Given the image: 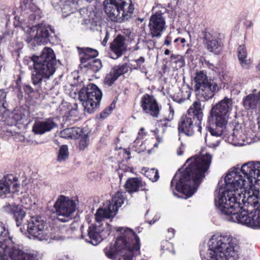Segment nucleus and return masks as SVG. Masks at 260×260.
I'll list each match as a JSON object with an SVG mask.
<instances>
[{"mask_svg":"<svg viewBox=\"0 0 260 260\" xmlns=\"http://www.w3.org/2000/svg\"><path fill=\"white\" fill-rule=\"evenodd\" d=\"M141 107L146 113L157 117L159 110L156 100L152 96L144 95L141 99Z\"/></svg>","mask_w":260,"mask_h":260,"instance_id":"412c9836","label":"nucleus"},{"mask_svg":"<svg viewBox=\"0 0 260 260\" xmlns=\"http://www.w3.org/2000/svg\"><path fill=\"white\" fill-rule=\"evenodd\" d=\"M169 114L167 117L160 119L158 121V125L162 128V131L164 132L166 128L168 126V122L173 119L174 115V110L172 106L169 105Z\"/></svg>","mask_w":260,"mask_h":260,"instance_id":"c9c22d12","label":"nucleus"},{"mask_svg":"<svg viewBox=\"0 0 260 260\" xmlns=\"http://www.w3.org/2000/svg\"><path fill=\"white\" fill-rule=\"evenodd\" d=\"M219 141L218 140V141H216V142L214 143L210 144L209 146L210 147L215 148L219 145Z\"/></svg>","mask_w":260,"mask_h":260,"instance_id":"6e6d98bb","label":"nucleus"},{"mask_svg":"<svg viewBox=\"0 0 260 260\" xmlns=\"http://www.w3.org/2000/svg\"><path fill=\"white\" fill-rule=\"evenodd\" d=\"M136 63V66H134V69L139 70L142 73H146V68L143 65L145 61V58L143 57H140L137 60H135Z\"/></svg>","mask_w":260,"mask_h":260,"instance_id":"a19ab883","label":"nucleus"},{"mask_svg":"<svg viewBox=\"0 0 260 260\" xmlns=\"http://www.w3.org/2000/svg\"><path fill=\"white\" fill-rule=\"evenodd\" d=\"M174 62L176 64V68H181L185 65L184 59L182 56L178 57Z\"/></svg>","mask_w":260,"mask_h":260,"instance_id":"de8ad7c7","label":"nucleus"},{"mask_svg":"<svg viewBox=\"0 0 260 260\" xmlns=\"http://www.w3.org/2000/svg\"><path fill=\"white\" fill-rule=\"evenodd\" d=\"M57 124L53 118L36 120L32 126V132L36 135H43L57 127Z\"/></svg>","mask_w":260,"mask_h":260,"instance_id":"aec40b11","label":"nucleus"},{"mask_svg":"<svg viewBox=\"0 0 260 260\" xmlns=\"http://www.w3.org/2000/svg\"><path fill=\"white\" fill-rule=\"evenodd\" d=\"M194 88L198 100L193 102L186 115H183L178 123L179 133H184L188 136L194 134V128L198 127V131L201 132V121L203 117V109L200 100L205 101L211 99L219 90L217 84L209 79L203 71L197 72L194 77Z\"/></svg>","mask_w":260,"mask_h":260,"instance_id":"f03ea898","label":"nucleus"},{"mask_svg":"<svg viewBox=\"0 0 260 260\" xmlns=\"http://www.w3.org/2000/svg\"><path fill=\"white\" fill-rule=\"evenodd\" d=\"M31 12L33 13L30 14V19H36L41 18V10L36 6H32L30 8Z\"/></svg>","mask_w":260,"mask_h":260,"instance_id":"37998d69","label":"nucleus"},{"mask_svg":"<svg viewBox=\"0 0 260 260\" xmlns=\"http://www.w3.org/2000/svg\"><path fill=\"white\" fill-rule=\"evenodd\" d=\"M102 93L93 84H88L81 89L79 93V99L81 102L85 112L91 114L99 106Z\"/></svg>","mask_w":260,"mask_h":260,"instance_id":"6e6552de","label":"nucleus"},{"mask_svg":"<svg viewBox=\"0 0 260 260\" xmlns=\"http://www.w3.org/2000/svg\"><path fill=\"white\" fill-rule=\"evenodd\" d=\"M110 48L112 51L111 58L117 59L121 56L125 49L123 37L121 36H117L111 43Z\"/></svg>","mask_w":260,"mask_h":260,"instance_id":"bb28decb","label":"nucleus"},{"mask_svg":"<svg viewBox=\"0 0 260 260\" xmlns=\"http://www.w3.org/2000/svg\"><path fill=\"white\" fill-rule=\"evenodd\" d=\"M243 171L248 172L247 179L252 182L254 189H257L256 186H260V162L250 161L245 163Z\"/></svg>","mask_w":260,"mask_h":260,"instance_id":"f3484780","label":"nucleus"},{"mask_svg":"<svg viewBox=\"0 0 260 260\" xmlns=\"http://www.w3.org/2000/svg\"><path fill=\"white\" fill-rule=\"evenodd\" d=\"M175 230L173 229L170 228L168 230L167 238L169 239H171L174 237Z\"/></svg>","mask_w":260,"mask_h":260,"instance_id":"09e8293b","label":"nucleus"},{"mask_svg":"<svg viewBox=\"0 0 260 260\" xmlns=\"http://www.w3.org/2000/svg\"><path fill=\"white\" fill-rule=\"evenodd\" d=\"M69 156L68 147L67 145H61L57 152V161L63 162L66 161Z\"/></svg>","mask_w":260,"mask_h":260,"instance_id":"e433bc0d","label":"nucleus"},{"mask_svg":"<svg viewBox=\"0 0 260 260\" xmlns=\"http://www.w3.org/2000/svg\"><path fill=\"white\" fill-rule=\"evenodd\" d=\"M185 95L183 97L179 99H178L177 98H175L174 97H173V100L174 101L176 102L177 103H180V104L183 103L186 99H188L190 98V95H191V92L188 89L186 90L185 91Z\"/></svg>","mask_w":260,"mask_h":260,"instance_id":"c03bdc74","label":"nucleus"},{"mask_svg":"<svg viewBox=\"0 0 260 260\" xmlns=\"http://www.w3.org/2000/svg\"><path fill=\"white\" fill-rule=\"evenodd\" d=\"M81 66L82 68H87L95 73L98 72L102 67V62L98 59H92Z\"/></svg>","mask_w":260,"mask_h":260,"instance_id":"f704fd0d","label":"nucleus"},{"mask_svg":"<svg viewBox=\"0 0 260 260\" xmlns=\"http://www.w3.org/2000/svg\"><path fill=\"white\" fill-rule=\"evenodd\" d=\"M165 54L168 55L170 53V50L168 49H166L164 52Z\"/></svg>","mask_w":260,"mask_h":260,"instance_id":"680f3d73","label":"nucleus"},{"mask_svg":"<svg viewBox=\"0 0 260 260\" xmlns=\"http://www.w3.org/2000/svg\"><path fill=\"white\" fill-rule=\"evenodd\" d=\"M243 106L246 109H254L260 113V91L257 94H250L243 100Z\"/></svg>","mask_w":260,"mask_h":260,"instance_id":"a878e982","label":"nucleus"},{"mask_svg":"<svg viewBox=\"0 0 260 260\" xmlns=\"http://www.w3.org/2000/svg\"><path fill=\"white\" fill-rule=\"evenodd\" d=\"M111 231V228L108 226L106 229H103L101 228V231L100 232L101 237L102 238V241L107 237L110 234Z\"/></svg>","mask_w":260,"mask_h":260,"instance_id":"a18cd8bd","label":"nucleus"},{"mask_svg":"<svg viewBox=\"0 0 260 260\" xmlns=\"http://www.w3.org/2000/svg\"><path fill=\"white\" fill-rule=\"evenodd\" d=\"M144 128L142 127L138 133V137L134 141L132 144V148L138 153L144 152L146 150V146L141 139L145 134L143 133Z\"/></svg>","mask_w":260,"mask_h":260,"instance_id":"7c9ffc66","label":"nucleus"},{"mask_svg":"<svg viewBox=\"0 0 260 260\" xmlns=\"http://www.w3.org/2000/svg\"><path fill=\"white\" fill-rule=\"evenodd\" d=\"M158 220V217L156 216V217H154V219L153 220H150L149 221V223L150 224V225H152L153 224V223H155V222L157 220Z\"/></svg>","mask_w":260,"mask_h":260,"instance_id":"4d7b16f0","label":"nucleus"},{"mask_svg":"<svg viewBox=\"0 0 260 260\" xmlns=\"http://www.w3.org/2000/svg\"><path fill=\"white\" fill-rule=\"evenodd\" d=\"M7 93L4 90H0V104L5 108V103L6 102V98Z\"/></svg>","mask_w":260,"mask_h":260,"instance_id":"49530a36","label":"nucleus"},{"mask_svg":"<svg viewBox=\"0 0 260 260\" xmlns=\"http://www.w3.org/2000/svg\"><path fill=\"white\" fill-rule=\"evenodd\" d=\"M149 27L152 38H159L166 28V21L162 13L157 12L150 18Z\"/></svg>","mask_w":260,"mask_h":260,"instance_id":"dca6fc26","label":"nucleus"},{"mask_svg":"<svg viewBox=\"0 0 260 260\" xmlns=\"http://www.w3.org/2000/svg\"><path fill=\"white\" fill-rule=\"evenodd\" d=\"M179 57H181V56L172 54L170 57L171 61L174 62V61L177 60Z\"/></svg>","mask_w":260,"mask_h":260,"instance_id":"864d4df0","label":"nucleus"},{"mask_svg":"<svg viewBox=\"0 0 260 260\" xmlns=\"http://www.w3.org/2000/svg\"><path fill=\"white\" fill-rule=\"evenodd\" d=\"M91 25L93 26H97V22H92V23H91Z\"/></svg>","mask_w":260,"mask_h":260,"instance_id":"0e129e2a","label":"nucleus"},{"mask_svg":"<svg viewBox=\"0 0 260 260\" xmlns=\"http://www.w3.org/2000/svg\"><path fill=\"white\" fill-rule=\"evenodd\" d=\"M81 65L89 62L98 55V52L96 50L88 47H78Z\"/></svg>","mask_w":260,"mask_h":260,"instance_id":"c756f323","label":"nucleus"},{"mask_svg":"<svg viewBox=\"0 0 260 260\" xmlns=\"http://www.w3.org/2000/svg\"><path fill=\"white\" fill-rule=\"evenodd\" d=\"M101 227L95 225H90L88 230V234L86 236L88 238H85V241L93 245H96L102 241L100 232ZM82 238H84L83 235H82Z\"/></svg>","mask_w":260,"mask_h":260,"instance_id":"cd10ccee","label":"nucleus"},{"mask_svg":"<svg viewBox=\"0 0 260 260\" xmlns=\"http://www.w3.org/2000/svg\"><path fill=\"white\" fill-rule=\"evenodd\" d=\"M25 118V115L22 110H15L9 117V119L11 120L9 124L14 125L19 123H23Z\"/></svg>","mask_w":260,"mask_h":260,"instance_id":"473e14b6","label":"nucleus"},{"mask_svg":"<svg viewBox=\"0 0 260 260\" xmlns=\"http://www.w3.org/2000/svg\"><path fill=\"white\" fill-rule=\"evenodd\" d=\"M3 210L7 213L13 214L17 226L21 223L23 218L25 216V213L22 210L21 207L15 204L6 205L3 206Z\"/></svg>","mask_w":260,"mask_h":260,"instance_id":"393cba45","label":"nucleus"},{"mask_svg":"<svg viewBox=\"0 0 260 260\" xmlns=\"http://www.w3.org/2000/svg\"><path fill=\"white\" fill-rule=\"evenodd\" d=\"M81 131L77 127H70L63 129L60 133L61 138L65 139H76L80 135Z\"/></svg>","mask_w":260,"mask_h":260,"instance_id":"2f4dec72","label":"nucleus"},{"mask_svg":"<svg viewBox=\"0 0 260 260\" xmlns=\"http://www.w3.org/2000/svg\"><path fill=\"white\" fill-rule=\"evenodd\" d=\"M125 193L118 191L113 196L112 201H107L103 208L98 209L95 213V220L100 222L105 219L114 217L125 200Z\"/></svg>","mask_w":260,"mask_h":260,"instance_id":"9d476101","label":"nucleus"},{"mask_svg":"<svg viewBox=\"0 0 260 260\" xmlns=\"http://www.w3.org/2000/svg\"><path fill=\"white\" fill-rule=\"evenodd\" d=\"M49 30L54 32L51 26L43 23L27 27L25 30V40L28 43L34 45L45 44L49 41Z\"/></svg>","mask_w":260,"mask_h":260,"instance_id":"9b49d317","label":"nucleus"},{"mask_svg":"<svg viewBox=\"0 0 260 260\" xmlns=\"http://www.w3.org/2000/svg\"><path fill=\"white\" fill-rule=\"evenodd\" d=\"M146 183L143 182L141 178L132 177L128 178L124 185L125 190L130 194L138 192L140 190L147 191Z\"/></svg>","mask_w":260,"mask_h":260,"instance_id":"4be33fe9","label":"nucleus"},{"mask_svg":"<svg viewBox=\"0 0 260 260\" xmlns=\"http://www.w3.org/2000/svg\"><path fill=\"white\" fill-rule=\"evenodd\" d=\"M205 64L210 69H211L212 71H214L215 72H217V71H216L217 68L216 67H215V66L213 63H210L209 61H206L205 62Z\"/></svg>","mask_w":260,"mask_h":260,"instance_id":"3c124183","label":"nucleus"},{"mask_svg":"<svg viewBox=\"0 0 260 260\" xmlns=\"http://www.w3.org/2000/svg\"><path fill=\"white\" fill-rule=\"evenodd\" d=\"M247 51L244 45L239 47L238 50V57L240 64L243 68H247L250 64V60L247 59Z\"/></svg>","mask_w":260,"mask_h":260,"instance_id":"72a5a7b5","label":"nucleus"},{"mask_svg":"<svg viewBox=\"0 0 260 260\" xmlns=\"http://www.w3.org/2000/svg\"><path fill=\"white\" fill-rule=\"evenodd\" d=\"M76 205L75 202L69 197L60 196L54 205L58 220L64 222L71 219L75 211Z\"/></svg>","mask_w":260,"mask_h":260,"instance_id":"ddd939ff","label":"nucleus"},{"mask_svg":"<svg viewBox=\"0 0 260 260\" xmlns=\"http://www.w3.org/2000/svg\"><path fill=\"white\" fill-rule=\"evenodd\" d=\"M27 231L34 239L39 241L52 238V229L42 217H32L27 225Z\"/></svg>","mask_w":260,"mask_h":260,"instance_id":"1a4fd4ad","label":"nucleus"},{"mask_svg":"<svg viewBox=\"0 0 260 260\" xmlns=\"http://www.w3.org/2000/svg\"><path fill=\"white\" fill-rule=\"evenodd\" d=\"M256 69L257 71H260V61L258 62L257 65L256 67Z\"/></svg>","mask_w":260,"mask_h":260,"instance_id":"e2e57ef3","label":"nucleus"},{"mask_svg":"<svg viewBox=\"0 0 260 260\" xmlns=\"http://www.w3.org/2000/svg\"><path fill=\"white\" fill-rule=\"evenodd\" d=\"M212 155L206 152L202 153L188 158L185 162L187 165L183 171L176 173L171 182V188L173 194L178 198L180 197L174 192L173 189L185 195V199L192 196L205 177V174L209 169L212 161Z\"/></svg>","mask_w":260,"mask_h":260,"instance_id":"7ed1b4c3","label":"nucleus"},{"mask_svg":"<svg viewBox=\"0 0 260 260\" xmlns=\"http://www.w3.org/2000/svg\"><path fill=\"white\" fill-rule=\"evenodd\" d=\"M8 252L10 255L5 259L0 260H8L9 258L12 260H35L34 255L23 252L16 245Z\"/></svg>","mask_w":260,"mask_h":260,"instance_id":"c85d7f7f","label":"nucleus"},{"mask_svg":"<svg viewBox=\"0 0 260 260\" xmlns=\"http://www.w3.org/2000/svg\"><path fill=\"white\" fill-rule=\"evenodd\" d=\"M171 44V41L168 40V38H167L166 40H165V44L167 46H169Z\"/></svg>","mask_w":260,"mask_h":260,"instance_id":"052dcab7","label":"nucleus"},{"mask_svg":"<svg viewBox=\"0 0 260 260\" xmlns=\"http://www.w3.org/2000/svg\"><path fill=\"white\" fill-rule=\"evenodd\" d=\"M15 245L8 230L0 225V259H5L10 255L9 251Z\"/></svg>","mask_w":260,"mask_h":260,"instance_id":"2eb2a0df","label":"nucleus"},{"mask_svg":"<svg viewBox=\"0 0 260 260\" xmlns=\"http://www.w3.org/2000/svg\"><path fill=\"white\" fill-rule=\"evenodd\" d=\"M216 128L211 127V126H207L206 128L210 132L211 136L215 137H221L223 135V127L218 126L216 124Z\"/></svg>","mask_w":260,"mask_h":260,"instance_id":"58836bf2","label":"nucleus"},{"mask_svg":"<svg viewBox=\"0 0 260 260\" xmlns=\"http://www.w3.org/2000/svg\"><path fill=\"white\" fill-rule=\"evenodd\" d=\"M89 139L87 135L82 136L79 140L78 147L80 150H84L89 145Z\"/></svg>","mask_w":260,"mask_h":260,"instance_id":"ea45409f","label":"nucleus"},{"mask_svg":"<svg viewBox=\"0 0 260 260\" xmlns=\"http://www.w3.org/2000/svg\"><path fill=\"white\" fill-rule=\"evenodd\" d=\"M31 60L33 62L34 72L31 75L33 84L40 87L41 82L46 81L52 76L56 71V59L53 50L45 47L39 56L32 55Z\"/></svg>","mask_w":260,"mask_h":260,"instance_id":"423d86ee","label":"nucleus"},{"mask_svg":"<svg viewBox=\"0 0 260 260\" xmlns=\"http://www.w3.org/2000/svg\"><path fill=\"white\" fill-rule=\"evenodd\" d=\"M86 11V10L85 9H82L80 10V13L81 14L82 12Z\"/></svg>","mask_w":260,"mask_h":260,"instance_id":"338daca9","label":"nucleus"},{"mask_svg":"<svg viewBox=\"0 0 260 260\" xmlns=\"http://www.w3.org/2000/svg\"><path fill=\"white\" fill-rule=\"evenodd\" d=\"M119 234L115 243L105 247L104 249L106 256L115 259L119 255L123 260H132L140 250V239L131 229L126 227L116 228Z\"/></svg>","mask_w":260,"mask_h":260,"instance_id":"20e7f679","label":"nucleus"},{"mask_svg":"<svg viewBox=\"0 0 260 260\" xmlns=\"http://www.w3.org/2000/svg\"><path fill=\"white\" fill-rule=\"evenodd\" d=\"M233 107L232 99L225 97L212 108L210 114L218 126L226 125Z\"/></svg>","mask_w":260,"mask_h":260,"instance_id":"f8f14e48","label":"nucleus"},{"mask_svg":"<svg viewBox=\"0 0 260 260\" xmlns=\"http://www.w3.org/2000/svg\"><path fill=\"white\" fill-rule=\"evenodd\" d=\"M19 187L17 178L12 174L5 176L0 179V196L18 191Z\"/></svg>","mask_w":260,"mask_h":260,"instance_id":"a211bd4d","label":"nucleus"},{"mask_svg":"<svg viewBox=\"0 0 260 260\" xmlns=\"http://www.w3.org/2000/svg\"><path fill=\"white\" fill-rule=\"evenodd\" d=\"M52 5L55 8H60L65 16L74 13L77 5L76 0H52Z\"/></svg>","mask_w":260,"mask_h":260,"instance_id":"b1692460","label":"nucleus"},{"mask_svg":"<svg viewBox=\"0 0 260 260\" xmlns=\"http://www.w3.org/2000/svg\"><path fill=\"white\" fill-rule=\"evenodd\" d=\"M244 164L231 169L224 178L215 199V205L225 219L252 228H260V218L255 217L259 211V204L251 207L247 202V194L254 190L248 172L243 171Z\"/></svg>","mask_w":260,"mask_h":260,"instance_id":"f257e3e1","label":"nucleus"},{"mask_svg":"<svg viewBox=\"0 0 260 260\" xmlns=\"http://www.w3.org/2000/svg\"><path fill=\"white\" fill-rule=\"evenodd\" d=\"M115 107V105L114 104H111V105L108 107L107 109H108V111L111 113L112 111L113 110V109Z\"/></svg>","mask_w":260,"mask_h":260,"instance_id":"5fc2aeb1","label":"nucleus"},{"mask_svg":"<svg viewBox=\"0 0 260 260\" xmlns=\"http://www.w3.org/2000/svg\"><path fill=\"white\" fill-rule=\"evenodd\" d=\"M110 113L108 111V109L106 108L105 110H104L101 113V116L102 118H106L108 115H109Z\"/></svg>","mask_w":260,"mask_h":260,"instance_id":"603ef678","label":"nucleus"},{"mask_svg":"<svg viewBox=\"0 0 260 260\" xmlns=\"http://www.w3.org/2000/svg\"><path fill=\"white\" fill-rule=\"evenodd\" d=\"M184 147L185 146L182 143H181L177 150V153L178 155L180 156L183 153Z\"/></svg>","mask_w":260,"mask_h":260,"instance_id":"8fccbe9b","label":"nucleus"},{"mask_svg":"<svg viewBox=\"0 0 260 260\" xmlns=\"http://www.w3.org/2000/svg\"><path fill=\"white\" fill-rule=\"evenodd\" d=\"M25 90L30 92H32L34 91L32 88L30 86H26L25 87Z\"/></svg>","mask_w":260,"mask_h":260,"instance_id":"bf43d9fd","label":"nucleus"},{"mask_svg":"<svg viewBox=\"0 0 260 260\" xmlns=\"http://www.w3.org/2000/svg\"><path fill=\"white\" fill-rule=\"evenodd\" d=\"M104 11L113 22L122 23L130 19L134 14L132 0H105Z\"/></svg>","mask_w":260,"mask_h":260,"instance_id":"0eeeda50","label":"nucleus"},{"mask_svg":"<svg viewBox=\"0 0 260 260\" xmlns=\"http://www.w3.org/2000/svg\"><path fill=\"white\" fill-rule=\"evenodd\" d=\"M208 245L207 258L201 252L202 260H237L239 257V246L231 235H214Z\"/></svg>","mask_w":260,"mask_h":260,"instance_id":"39448f33","label":"nucleus"},{"mask_svg":"<svg viewBox=\"0 0 260 260\" xmlns=\"http://www.w3.org/2000/svg\"><path fill=\"white\" fill-rule=\"evenodd\" d=\"M203 40L210 52L215 54H219L221 52L223 44L220 34L206 31L204 32Z\"/></svg>","mask_w":260,"mask_h":260,"instance_id":"4468645a","label":"nucleus"},{"mask_svg":"<svg viewBox=\"0 0 260 260\" xmlns=\"http://www.w3.org/2000/svg\"><path fill=\"white\" fill-rule=\"evenodd\" d=\"M229 142L235 146H243L253 142L252 137L245 133L239 126H236L229 138Z\"/></svg>","mask_w":260,"mask_h":260,"instance_id":"6ab92c4d","label":"nucleus"},{"mask_svg":"<svg viewBox=\"0 0 260 260\" xmlns=\"http://www.w3.org/2000/svg\"><path fill=\"white\" fill-rule=\"evenodd\" d=\"M124 168H122V169L124 170L125 172H132V169L127 166H124Z\"/></svg>","mask_w":260,"mask_h":260,"instance_id":"13d9d810","label":"nucleus"},{"mask_svg":"<svg viewBox=\"0 0 260 260\" xmlns=\"http://www.w3.org/2000/svg\"><path fill=\"white\" fill-rule=\"evenodd\" d=\"M161 249L164 251H168L169 252H171L173 254H175L173 244L167 240L161 242Z\"/></svg>","mask_w":260,"mask_h":260,"instance_id":"79ce46f5","label":"nucleus"},{"mask_svg":"<svg viewBox=\"0 0 260 260\" xmlns=\"http://www.w3.org/2000/svg\"><path fill=\"white\" fill-rule=\"evenodd\" d=\"M142 171L144 172L145 176L152 182L156 181L159 177L158 171L154 168L149 169L144 168Z\"/></svg>","mask_w":260,"mask_h":260,"instance_id":"4c0bfd02","label":"nucleus"},{"mask_svg":"<svg viewBox=\"0 0 260 260\" xmlns=\"http://www.w3.org/2000/svg\"><path fill=\"white\" fill-rule=\"evenodd\" d=\"M180 41L182 43H183L185 42L186 41L184 38H182V39H181Z\"/></svg>","mask_w":260,"mask_h":260,"instance_id":"69168bd1","label":"nucleus"},{"mask_svg":"<svg viewBox=\"0 0 260 260\" xmlns=\"http://www.w3.org/2000/svg\"><path fill=\"white\" fill-rule=\"evenodd\" d=\"M128 70V66L126 63L114 67L106 75L104 83L108 86H111L120 76L127 73Z\"/></svg>","mask_w":260,"mask_h":260,"instance_id":"5701e85b","label":"nucleus"},{"mask_svg":"<svg viewBox=\"0 0 260 260\" xmlns=\"http://www.w3.org/2000/svg\"><path fill=\"white\" fill-rule=\"evenodd\" d=\"M179 39L177 38V39H176L174 41L175 42H177L178 41Z\"/></svg>","mask_w":260,"mask_h":260,"instance_id":"774afa93","label":"nucleus"}]
</instances>
